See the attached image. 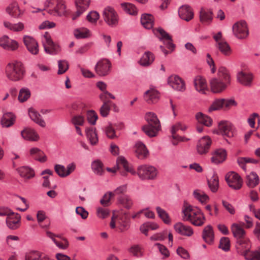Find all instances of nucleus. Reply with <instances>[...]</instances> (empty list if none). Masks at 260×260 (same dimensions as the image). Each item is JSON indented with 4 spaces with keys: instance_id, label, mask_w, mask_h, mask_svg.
<instances>
[{
    "instance_id": "6ab92c4d",
    "label": "nucleus",
    "mask_w": 260,
    "mask_h": 260,
    "mask_svg": "<svg viewBox=\"0 0 260 260\" xmlns=\"http://www.w3.org/2000/svg\"><path fill=\"white\" fill-rule=\"evenodd\" d=\"M174 228L178 234L182 236L190 237L193 234V231L191 227L180 222L174 224Z\"/></svg>"
},
{
    "instance_id": "c756f323",
    "label": "nucleus",
    "mask_w": 260,
    "mask_h": 260,
    "mask_svg": "<svg viewBox=\"0 0 260 260\" xmlns=\"http://www.w3.org/2000/svg\"><path fill=\"white\" fill-rule=\"evenodd\" d=\"M154 60L153 54L150 51H146L140 58L139 63L142 66L148 67L153 62Z\"/></svg>"
},
{
    "instance_id": "4468645a",
    "label": "nucleus",
    "mask_w": 260,
    "mask_h": 260,
    "mask_svg": "<svg viewBox=\"0 0 260 260\" xmlns=\"http://www.w3.org/2000/svg\"><path fill=\"white\" fill-rule=\"evenodd\" d=\"M144 101L148 104L157 103L160 99L159 92L154 88H150L143 95Z\"/></svg>"
},
{
    "instance_id": "09e8293b",
    "label": "nucleus",
    "mask_w": 260,
    "mask_h": 260,
    "mask_svg": "<svg viewBox=\"0 0 260 260\" xmlns=\"http://www.w3.org/2000/svg\"><path fill=\"white\" fill-rule=\"evenodd\" d=\"M86 135L92 145H95L98 143L99 140L95 129L90 128L88 129L86 132Z\"/></svg>"
},
{
    "instance_id": "bf43d9fd",
    "label": "nucleus",
    "mask_w": 260,
    "mask_h": 260,
    "mask_svg": "<svg viewBox=\"0 0 260 260\" xmlns=\"http://www.w3.org/2000/svg\"><path fill=\"white\" fill-rule=\"evenodd\" d=\"M218 247L225 251H229L230 248V241L228 237H222L220 239Z\"/></svg>"
},
{
    "instance_id": "7c9ffc66",
    "label": "nucleus",
    "mask_w": 260,
    "mask_h": 260,
    "mask_svg": "<svg viewBox=\"0 0 260 260\" xmlns=\"http://www.w3.org/2000/svg\"><path fill=\"white\" fill-rule=\"evenodd\" d=\"M118 113L119 109L114 104L111 102H105L100 109V114H108L109 112Z\"/></svg>"
},
{
    "instance_id": "f3484780",
    "label": "nucleus",
    "mask_w": 260,
    "mask_h": 260,
    "mask_svg": "<svg viewBox=\"0 0 260 260\" xmlns=\"http://www.w3.org/2000/svg\"><path fill=\"white\" fill-rule=\"evenodd\" d=\"M168 84L173 89L178 91H184L185 89L183 80L177 75H172L168 78Z\"/></svg>"
},
{
    "instance_id": "cd10ccee",
    "label": "nucleus",
    "mask_w": 260,
    "mask_h": 260,
    "mask_svg": "<svg viewBox=\"0 0 260 260\" xmlns=\"http://www.w3.org/2000/svg\"><path fill=\"white\" fill-rule=\"evenodd\" d=\"M7 13L11 16L14 18L19 17L22 14L20 10L18 4L14 2L11 3L6 8Z\"/></svg>"
},
{
    "instance_id": "20e7f679",
    "label": "nucleus",
    "mask_w": 260,
    "mask_h": 260,
    "mask_svg": "<svg viewBox=\"0 0 260 260\" xmlns=\"http://www.w3.org/2000/svg\"><path fill=\"white\" fill-rule=\"evenodd\" d=\"M145 118L148 124L143 126V131L149 137H155L161 128L159 120L156 115H146Z\"/></svg>"
},
{
    "instance_id": "1a4fd4ad",
    "label": "nucleus",
    "mask_w": 260,
    "mask_h": 260,
    "mask_svg": "<svg viewBox=\"0 0 260 260\" xmlns=\"http://www.w3.org/2000/svg\"><path fill=\"white\" fill-rule=\"evenodd\" d=\"M103 16L104 21L108 25L113 27L118 24V15L112 7H106L103 11Z\"/></svg>"
},
{
    "instance_id": "e433bc0d",
    "label": "nucleus",
    "mask_w": 260,
    "mask_h": 260,
    "mask_svg": "<svg viewBox=\"0 0 260 260\" xmlns=\"http://www.w3.org/2000/svg\"><path fill=\"white\" fill-rule=\"evenodd\" d=\"M16 116L14 115H3L1 119V124L4 127L12 126L15 121Z\"/></svg>"
},
{
    "instance_id": "412c9836",
    "label": "nucleus",
    "mask_w": 260,
    "mask_h": 260,
    "mask_svg": "<svg viewBox=\"0 0 260 260\" xmlns=\"http://www.w3.org/2000/svg\"><path fill=\"white\" fill-rule=\"evenodd\" d=\"M220 133L228 137L234 136L233 126L231 122L228 121H221L218 124Z\"/></svg>"
},
{
    "instance_id": "a878e982",
    "label": "nucleus",
    "mask_w": 260,
    "mask_h": 260,
    "mask_svg": "<svg viewBox=\"0 0 260 260\" xmlns=\"http://www.w3.org/2000/svg\"><path fill=\"white\" fill-rule=\"evenodd\" d=\"M211 161L215 164H219L223 162L226 158V152L223 149L216 150L212 153Z\"/></svg>"
},
{
    "instance_id": "4d7b16f0",
    "label": "nucleus",
    "mask_w": 260,
    "mask_h": 260,
    "mask_svg": "<svg viewBox=\"0 0 260 260\" xmlns=\"http://www.w3.org/2000/svg\"><path fill=\"white\" fill-rule=\"evenodd\" d=\"M103 164L99 160H95L91 164V168L95 174L102 175L104 171Z\"/></svg>"
},
{
    "instance_id": "ddd939ff",
    "label": "nucleus",
    "mask_w": 260,
    "mask_h": 260,
    "mask_svg": "<svg viewBox=\"0 0 260 260\" xmlns=\"http://www.w3.org/2000/svg\"><path fill=\"white\" fill-rule=\"evenodd\" d=\"M111 63L106 59L99 60L96 64L94 70L96 73L100 76H106L110 72Z\"/></svg>"
},
{
    "instance_id": "423d86ee",
    "label": "nucleus",
    "mask_w": 260,
    "mask_h": 260,
    "mask_svg": "<svg viewBox=\"0 0 260 260\" xmlns=\"http://www.w3.org/2000/svg\"><path fill=\"white\" fill-rule=\"evenodd\" d=\"M42 43L44 51L47 54L55 55L58 54L60 50V46L53 42L50 35L47 32H46L43 35Z\"/></svg>"
},
{
    "instance_id": "c03bdc74",
    "label": "nucleus",
    "mask_w": 260,
    "mask_h": 260,
    "mask_svg": "<svg viewBox=\"0 0 260 260\" xmlns=\"http://www.w3.org/2000/svg\"><path fill=\"white\" fill-rule=\"evenodd\" d=\"M198 122L205 126L209 127L212 124V119L208 115H196Z\"/></svg>"
},
{
    "instance_id": "ea45409f",
    "label": "nucleus",
    "mask_w": 260,
    "mask_h": 260,
    "mask_svg": "<svg viewBox=\"0 0 260 260\" xmlns=\"http://www.w3.org/2000/svg\"><path fill=\"white\" fill-rule=\"evenodd\" d=\"M121 7L125 12L130 15H136L138 13L137 8L133 4L129 3H121Z\"/></svg>"
},
{
    "instance_id": "69168bd1",
    "label": "nucleus",
    "mask_w": 260,
    "mask_h": 260,
    "mask_svg": "<svg viewBox=\"0 0 260 260\" xmlns=\"http://www.w3.org/2000/svg\"><path fill=\"white\" fill-rule=\"evenodd\" d=\"M54 170L56 173L61 177H67L66 168L64 166L61 165H56L54 167Z\"/></svg>"
},
{
    "instance_id": "5fc2aeb1",
    "label": "nucleus",
    "mask_w": 260,
    "mask_h": 260,
    "mask_svg": "<svg viewBox=\"0 0 260 260\" xmlns=\"http://www.w3.org/2000/svg\"><path fill=\"white\" fill-rule=\"evenodd\" d=\"M156 210L158 215V216L165 223L170 224L171 223V220L169 216L165 210L158 206L156 208Z\"/></svg>"
},
{
    "instance_id": "052dcab7",
    "label": "nucleus",
    "mask_w": 260,
    "mask_h": 260,
    "mask_svg": "<svg viewBox=\"0 0 260 260\" xmlns=\"http://www.w3.org/2000/svg\"><path fill=\"white\" fill-rule=\"evenodd\" d=\"M105 132L107 137L109 139H113L118 137V136L116 134L114 129L111 125L106 127Z\"/></svg>"
},
{
    "instance_id": "0e129e2a",
    "label": "nucleus",
    "mask_w": 260,
    "mask_h": 260,
    "mask_svg": "<svg viewBox=\"0 0 260 260\" xmlns=\"http://www.w3.org/2000/svg\"><path fill=\"white\" fill-rule=\"evenodd\" d=\"M113 195L112 192H109L104 194L100 200V203L104 206H108L110 205V201L111 197Z\"/></svg>"
},
{
    "instance_id": "680f3d73",
    "label": "nucleus",
    "mask_w": 260,
    "mask_h": 260,
    "mask_svg": "<svg viewBox=\"0 0 260 260\" xmlns=\"http://www.w3.org/2000/svg\"><path fill=\"white\" fill-rule=\"evenodd\" d=\"M30 119L42 127H45L46 123L41 115H29Z\"/></svg>"
},
{
    "instance_id": "9d476101",
    "label": "nucleus",
    "mask_w": 260,
    "mask_h": 260,
    "mask_svg": "<svg viewBox=\"0 0 260 260\" xmlns=\"http://www.w3.org/2000/svg\"><path fill=\"white\" fill-rule=\"evenodd\" d=\"M23 42L27 50L33 55H37L39 53V46L37 40L32 36L24 35Z\"/></svg>"
},
{
    "instance_id": "2f4dec72",
    "label": "nucleus",
    "mask_w": 260,
    "mask_h": 260,
    "mask_svg": "<svg viewBox=\"0 0 260 260\" xmlns=\"http://www.w3.org/2000/svg\"><path fill=\"white\" fill-rule=\"evenodd\" d=\"M212 12L209 9L202 8L200 11V19L204 23L209 24L212 20Z\"/></svg>"
},
{
    "instance_id": "3c124183",
    "label": "nucleus",
    "mask_w": 260,
    "mask_h": 260,
    "mask_svg": "<svg viewBox=\"0 0 260 260\" xmlns=\"http://www.w3.org/2000/svg\"><path fill=\"white\" fill-rule=\"evenodd\" d=\"M232 231L234 236L238 239L244 237L245 234V232L243 229L236 223H234L232 225Z\"/></svg>"
},
{
    "instance_id": "4c0bfd02",
    "label": "nucleus",
    "mask_w": 260,
    "mask_h": 260,
    "mask_svg": "<svg viewBox=\"0 0 260 260\" xmlns=\"http://www.w3.org/2000/svg\"><path fill=\"white\" fill-rule=\"evenodd\" d=\"M216 47L225 56H230L232 52V49L229 44L225 41L221 42L216 45Z\"/></svg>"
},
{
    "instance_id": "7ed1b4c3",
    "label": "nucleus",
    "mask_w": 260,
    "mask_h": 260,
    "mask_svg": "<svg viewBox=\"0 0 260 260\" xmlns=\"http://www.w3.org/2000/svg\"><path fill=\"white\" fill-rule=\"evenodd\" d=\"M7 77L13 81L21 80L24 76V70L23 64L20 62H11L6 68Z\"/></svg>"
},
{
    "instance_id": "6e6d98bb",
    "label": "nucleus",
    "mask_w": 260,
    "mask_h": 260,
    "mask_svg": "<svg viewBox=\"0 0 260 260\" xmlns=\"http://www.w3.org/2000/svg\"><path fill=\"white\" fill-rule=\"evenodd\" d=\"M239 165L244 170L246 171V163L256 164L258 161L256 159L250 157H240L238 159Z\"/></svg>"
},
{
    "instance_id": "aec40b11",
    "label": "nucleus",
    "mask_w": 260,
    "mask_h": 260,
    "mask_svg": "<svg viewBox=\"0 0 260 260\" xmlns=\"http://www.w3.org/2000/svg\"><path fill=\"white\" fill-rule=\"evenodd\" d=\"M21 216L18 213L8 216L6 218V224L8 227L13 230L17 229L20 224Z\"/></svg>"
},
{
    "instance_id": "bb28decb",
    "label": "nucleus",
    "mask_w": 260,
    "mask_h": 260,
    "mask_svg": "<svg viewBox=\"0 0 260 260\" xmlns=\"http://www.w3.org/2000/svg\"><path fill=\"white\" fill-rule=\"evenodd\" d=\"M193 83L194 87L198 91L202 93H205V91L207 89V84L205 78L198 76L194 78Z\"/></svg>"
},
{
    "instance_id": "4be33fe9",
    "label": "nucleus",
    "mask_w": 260,
    "mask_h": 260,
    "mask_svg": "<svg viewBox=\"0 0 260 260\" xmlns=\"http://www.w3.org/2000/svg\"><path fill=\"white\" fill-rule=\"evenodd\" d=\"M179 17L186 21H189L193 17V12L191 8L188 5H184L178 10Z\"/></svg>"
},
{
    "instance_id": "f8f14e48",
    "label": "nucleus",
    "mask_w": 260,
    "mask_h": 260,
    "mask_svg": "<svg viewBox=\"0 0 260 260\" xmlns=\"http://www.w3.org/2000/svg\"><path fill=\"white\" fill-rule=\"evenodd\" d=\"M154 33L159 40L162 41L164 45L172 51L175 48L174 44L172 43L171 37L163 29L158 28L154 30Z\"/></svg>"
},
{
    "instance_id": "2eb2a0df",
    "label": "nucleus",
    "mask_w": 260,
    "mask_h": 260,
    "mask_svg": "<svg viewBox=\"0 0 260 260\" xmlns=\"http://www.w3.org/2000/svg\"><path fill=\"white\" fill-rule=\"evenodd\" d=\"M210 85L213 92L219 93L225 90L229 84L217 78H214L210 80Z\"/></svg>"
},
{
    "instance_id": "603ef678",
    "label": "nucleus",
    "mask_w": 260,
    "mask_h": 260,
    "mask_svg": "<svg viewBox=\"0 0 260 260\" xmlns=\"http://www.w3.org/2000/svg\"><path fill=\"white\" fill-rule=\"evenodd\" d=\"M90 0H75L76 9L85 12L88 8Z\"/></svg>"
},
{
    "instance_id": "58836bf2",
    "label": "nucleus",
    "mask_w": 260,
    "mask_h": 260,
    "mask_svg": "<svg viewBox=\"0 0 260 260\" xmlns=\"http://www.w3.org/2000/svg\"><path fill=\"white\" fill-rule=\"evenodd\" d=\"M119 203L122 204L125 208L130 209L133 205V201L127 195L120 194L117 198Z\"/></svg>"
},
{
    "instance_id": "a18cd8bd",
    "label": "nucleus",
    "mask_w": 260,
    "mask_h": 260,
    "mask_svg": "<svg viewBox=\"0 0 260 260\" xmlns=\"http://www.w3.org/2000/svg\"><path fill=\"white\" fill-rule=\"evenodd\" d=\"M247 185L250 187H254L259 183V178L258 175L254 172L251 173L247 177Z\"/></svg>"
},
{
    "instance_id": "39448f33",
    "label": "nucleus",
    "mask_w": 260,
    "mask_h": 260,
    "mask_svg": "<svg viewBox=\"0 0 260 260\" xmlns=\"http://www.w3.org/2000/svg\"><path fill=\"white\" fill-rule=\"evenodd\" d=\"M237 105L236 102L233 99H219L215 100L209 108V112H212L220 109L227 110L233 106Z\"/></svg>"
},
{
    "instance_id": "79ce46f5",
    "label": "nucleus",
    "mask_w": 260,
    "mask_h": 260,
    "mask_svg": "<svg viewBox=\"0 0 260 260\" xmlns=\"http://www.w3.org/2000/svg\"><path fill=\"white\" fill-rule=\"evenodd\" d=\"M4 25L6 28L14 31H20L24 28V24L22 22L13 24L8 21H5Z\"/></svg>"
},
{
    "instance_id": "6e6552de",
    "label": "nucleus",
    "mask_w": 260,
    "mask_h": 260,
    "mask_svg": "<svg viewBox=\"0 0 260 260\" xmlns=\"http://www.w3.org/2000/svg\"><path fill=\"white\" fill-rule=\"evenodd\" d=\"M233 32L234 36L238 39H245L249 35L247 24L245 21H240L233 26Z\"/></svg>"
},
{
    "instance_id": "13d9d810",
    "label": "nucleus",
    "mask_w": 260,
    "mask_h": 260,
    "mask_svg": "<svg viewBox=\"0 0 260 260\" xmlns=\"http://www.w3.org/2000/svg\"><path fill=\"white\" fill-rule=\"evenodd\" d=\"M58 74H64L69 69V63L66 60H59L58 61Z\"/></svg>"
},
{
    "instance_id": "393cba45",
    "label": "nucleus",
    "mask_w": 260,
    "mask_h": 260,
    "mask_svg": "<svg viewBox=\"0 0 260 260\" xmlns=\"http://www.w3.org/2000/svg\"><path fill=\"white\" fill-rule=\"evenodd\" d=\"M21 137L26 140L37 141L39 139V136L37 132L31 128L26 127L21 132Z\"/></svg>"
},
{
    "instance_id": "a19ab883",
    "label": "nucleus",
    "mask_w": 260,
    "mask_h": 260,
    "mask_svg": "<svg viewBox=\"0 0 260 260\" xmlns=\"http://www.w3.org/2000/svg\"><path fill=\"white\" fill-rule=\"evenodd\" d=\"M74 36L77 39H84L90 36V30L85 27L76 29L74 30Z\"/></svg>"
},
{
    "instance_id": "dca6fc26",
    "label": "nucleus",
    "mask_w": 260,
    "mask_h": 260,
    "mask_svg": "<svg viewBox=\"0 0 260 260\" xmlns=\"http://www.w3.org/2000/svg\"><path fill=\"white\" fill-rule=\"evenodd\" d=\"M212 141L209 137H204L200 139L197 145L198 152L200 154L207 153L210 147Z\"/></svg>"
},
{
    "instance_id": "c9c22d12",
    "label": "nucleus",
    "mask_w": 260,
    "mask_h": 260,
    "mask_svg": "<svg viewBox=\"0 0 260 260\" xmlns=\"http://www.w3.org/2000/svg\"><path fill=\"white\" fill-rule=\"evenodd\" d=\"M30 153L33 157L40 162H45L47 160V157L43 152L38 148H32L30 150Z\"/></svg>"
},
{
    "instance_id": "338daca9",
    "label": "nucleus",
    "mask_w": 260,
    "mask_h": 260,
    "mask_svg": "<svg viewBox=\"0 0 260 260\" xmlns=\"http://www.w3.org/2000/svg\"><path fill=\"white\" fill-rule=\"evenodd\" d=\"M99 98L104 103L105 102H109L106 101L109 99H115V96L107 90L102 92L100 94Z\"/></svg>"
},
{
    "instance_id": "9b49d317",
    "label": "nucleus",
    "mask_w": 260,
    "mask_h": 260,
    "mask_svg": "<svg viewBox=\"0 0 260 260\" xmlns=\"http://www.w3.org/2000/svg\"><path fill=\"white\" fill-rule=\"evenodd\" d=\"M225 180L228 185L232 188L238 190L242 186L243 180L241 177L234 172L229 173L225 176Z\"/></svg>"
},
{
    "instance_id": "b1692460",
    "label": "nucleus",
    "mask_w": 260,
    "mask_h": 260,
    "mask_svg": "<svg viewBox=\"0 0 260 260\" xmlns=\"http://www.w3.org/2000/svg\"><path fill=\"white\" fill-rule=\"evenodd\" d=\"M135 152L136 156L141 159L147 157L149 151L144 144L141 142H138L135 146Z\"/></svg>"
},
{
    "instance_id": "a211bd4d",
    "label": "nucleus",
    "mask_w": 260,
    "mask_h": 260,
    "mask_svg": "<svg viewBox=\"0 0 260 260\" xmlns=\"http://www.w3.org/2000/svg\"><path fill=\"white\" fill-rule=\"evenodd\" d=\"M0 46L6 50H15L18 47V43L8 36H4L0 38Z\"/></svg>"
},
{
    "instance_id": "f03ea898",
    "label": "nucleus",
    "mask_w": 260,
    "mask_h": 260,
    "mask_svg": "<svg viewBox=\"0 0 260 260\" xmlns=\"http://www.w3.org/2000/svg\"><path fill=\"white\" fill-rule=\"evenodd\" d=\"M44 9L52 16H61L66 13V6L63 0H46Z\"/></svg>"
},
{
    "instance_id": "e2e57ef3",
    "label": "nucleus",
    "mask_w": 260,
    "mask_h": 260,
    "mask_svg": "<svg viewBox=\"0 0 260 260\" xmlns=\"http://www.w3.org/2000/svg\"><path fill=\"white\" fill-rule=\"evenodd\" d=\"M99 14L96 11H91L86 16V19L92 23H96L99 18Z\"/></svg>"
},
{
    "instance_id": "c85d7f7f",
    "label": "nucleus",
    "mask_w": 260,
    "mask_h": 260,
    "mask_svg": "<svg viewBox=\"0 0 260 260\" xmlns=\"http://www.w3.org/2000/svg\"><path fill=\"white\" fill-rule=\"evenodd\" d=\"M202 237L204 240L208 244H212L214 239L213 228L211 225H208L203 229Z\"/></svg>"
},
{
    "instance_id": "473e14b6",
    "label": "nucleus",
    "mask_w": 260,
    "mask_h": 260,
    "mask_svg": "<svg viewBox=\"0 0 260 260\" xmlns=\"http://www.w3.org/2000/svg\"><path fill=\"white\" fill-rule=\"evenodd\" d=\"M218 78L225 83L230 84L231 82V77L228 69L224 67H220L218 70Z\"/></svg>"
},
{
    "instance_id": "864d4df0",
    "label": "nucleus",
    "mask_w": 260,
    "mask_h": 260,
    "mask_svg": "<svg viewBox=\"0 0 260 260\" xmlns=\"http://www.w3.org/2000/svg\"><path fill=\"white\" fill-rule=\"evenodd\" d=\"M45 255L39 251H32L26 254L25 260H42Z\"/></svg>"
},
{
    "instance_id": "f257e3e1",
    "label": "nucleus",
    "mask_w": 260,
    "mask_h": 260,
    "mask_svg": "<svg viewBox=\"0 0 260 260\" xmlns=\"http://www.w3.org/2000/svg\"><path fill=\"white\" fill-rule=\"evenodd\" d=\"M182 212L183 220L190 221L195 226H202L205 222V217L199 208L188 205L185 207Z\"/></svg>"
},
{
    "instance_id": "8fccbe9b",
    "label": "nucleus",
    "mask_w": 260,
    "mask_h": 260,
    "mask_svg": "<svg viewBox=\"0 0 260 260\" xmlns=\"http://www.w3.org/2000/svg\"><path fill=\"white\" fill-rule=\"evenodd\" d=\"M117 163L118 165H121L127 172L131 173L132 175H135L137 174V172L133 168L128 167V162L124 157H118L117 159Z\"/></svg>"
},
{
    "instance_id": "5701e85b",
    "label": "nucleus",
    "mask_w": 260,
    "mask_h": 260,
    "mask_svg": "<svg viewBox=\"0 0 260 260\" xmlns=\"http://www.w3.org/2000/svg\"><path fill=\"white\" fill-rule=\"evenodd\" d=\"M253 76L249 72L241 71L237 75V79L238 81L242 85L246 86L251 85Z\"/></svg>"
},
{
    "instance_id": "0eeeda50",
    "label": "nucleus",
    "mask_w": 260,
    "mask_h": 260,
    "mask_svg": "<svg viewBox=\"0 0 260 260\" xmlns=\"http://www.w3.org/2000/svg\"><path fill=\"white\" fill-rule=\"evenodd\" d=\"M156 169L152 166L141 165L137 168V175L141 179H154L157 175Z\"/></svg>"
},
{
    "instance_id": "49530a36",
    "label": "nucleus",
    "mask_w": 260,
    "mask_h": 260,
    "mask_svg": "<svg viewBox=\"0 0 260 260\" xmlns=\"http://www.w3.org/2000/svg\"><path fill=\"white\" fill-rule=\"evenodd\" d=\"M208 184L210 189L213 192H216L219 186L218 176L214 174L210 179L208 180Z\"/></svg>"
},
{
    "instance_id": "f704fd0d",
    "label": "nucleus",
    "mask_w": 260,
    "mask_h": 260,
    "mask_svg": "<svg viewBox=\"0 0 260 260\" xmlns=\"http://www.w3.org/2000/svg\"><path fill=\"white\" fill-rule=\"evenodd\" d=\"M141 22L145 28L150 29L153 25V17L150 14H144L142 15Z\"/></svg>"
},
{
    "instance_id": "774afa93",
    "label": "nucleus",
    "mask_w": 260,
    "mask_h": 260,
    "mask_svg": "<svg viewBox=\"0 0 260 260\" xmlns=\"http://www.w3.org/2000/svg\"><path fill=\"white\" fill-rule=\"evenodd\" d=\"M72 121L75 125H82L84 123V119L81 115H76L72 118Z\"/></svg>"
},
{
    "instance_id": "37998d69",
    "label": "nucleus",
    "mask_w": 260,
    "mask_h": 260,
    "mask_svg": "<svg viewBox=\"0 0 260 260\" xmlns=\"http://www.w3.org/2000/svg\"><path fill=\"white\" fill-rule=\"evenodd\" d=\"M244 256L246 260H260V248L251 251L246 250L244 252Z\"/></svg>"
},
{
    "instance_id": "de8ad7c7",
    "label": "nucleus",
    "mask_w": 260,
    "mask_h": 260,
    "mask_svg": "<svg viewBox=\"0 0 260 260\" xmlns=\"http://www.w3.org/2000/svg\"><path fill=\"white\" fill-rule=\"evenodd\" d=\"M30 91L27 88H22L19 92L18 99L20 103H23L28 100L30 96Z\"/></svg>"
},
{
    "instance_id": "72a5a7b5",
    "label": "nucleus",
    "mask_w": 260,
    "mask_h": 260,
    "mask_svg": "<svg viewBox=\"0 0 260 260\" xmlns=\"http://www.w3.org/2000/svg\"><path fill=\"white\" fill-rule=\"evenodd\" d=\"M17 171L20 176L24 178L30 179L35 176L34 170L27 167H21Z\"/></svg>"
}]
</instances>
